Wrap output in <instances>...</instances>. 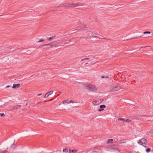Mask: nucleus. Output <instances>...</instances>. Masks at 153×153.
<instances>
[{"label": "nucleus", "mask_w": 153, "mask_h": 153, "mask_svg": "<svg viewBox=\"0 0 153 153\" xmlns=\"http://www.w3.org/2000/svg\"><path fill=\"white\" fill-rule=\"evenodd\" d=\"M55 36H52V37L49 38L48 39L49 41L51 40L52 39H53L55 37Z\"/></svg>", "instance_id": "obj_14"}, {"label": "nucleus", "mask_w": 153, "mask_h": 153, "mask_svg": "<svg viewBox=\"0 0 153 153\" xmlns=\"http://www.w3.org/2000/svg\"><path fill=\"white\" fill-rule=\"evenodd\" d=\"M52 43L53 44V43H54V42H53V43Z\"/></svg>", "instance_id": "obj_34"}, {"label": "nucleus", "mask_w": 153, "mask_h": 153, "mask_svg": "<svg viewBox=\"0 0 153 153\" xmlns=\"http://www.w3.org/2000/svg\"><path fill=\"white\" fill-rule=\"evenodd\" d=\"M44 41V40H39L38 41V42H43Z\"/></svg>", "instance_id": "obj_27"}, {"label": "nucleus", "mask_w": 153, "mask_h": 153, "mask_svg": "<svg viewBox=\"0 0 153 153\" xmlns=\"http://www.w3.org/2000/svg\"><path fill=\"white\" fill-rule=\"evenodd\" d=\"M85 64H88V63H86Z\"/></svg>", "instance_id": "obj_33"}, {"label": "nucleus", "mask_w": 153, "mask_h": 153, "mask_svg": "<svg viewBox=\"0 0 153 153\" xmlns=\"http://www.w3.org/2000/svg\"><path fill=\"white\" fill-rule=\"evenodd\" d=\"M20 105H17L16 106V108H19L20 107Z\"/></svg>", "instance_id": "obj_26"}, {"label": "nucleus", "mask_w": 153, "mask_h": 153, "mask_svg": "<svg viewBox=\"0 0 153 153\" xmlns=\"http://www.w3.org/2000/svg\"><path fill=\"white\" fill-rule=\"evenodd\" d=\"M67 40L65 39L62 40L60 42L61 44H62L65 42H66Z\"/></svg>", "instance_id": "obj_17"}, {"label": "nucleus", "mask_w": 153, "mask_h": 153, "mask_svg": "<svg viewBox=\"0 0 153 153\" xmlns=\"http://www.w3.org/2000/svg\"><path fill=\"white\" fill-rule=\"evenodd\" d=\"M151 149L150 148H148L146 150V151L147 153L151 151Z\"/></svg>", "instance_id": "obj_16"}, {"label": "nucleus", "mask_w": 153, "mask_h": 153, "mask_svg": "<svg viewBox=\"0 0 153 153\" xmlns=\"http://www.w3.org/2000/svg\"><path fill=\"white\" fill-rule=\"evenodd\" d=\"M20 84H13V86L12 87L13 88H18L20 86Z\"/></svg>", "instance_id": "obj_9"}, {"label": "nucleus", "mask_w": 153, "mask_h": 153, "mask_svg": "<svg viewBox=\"0 0 153 153\" xmlns=\"http://www.w3.org/2000/svg\"><path fill=\"white\" fill-rule=\"evenodd\" d=\"M121 89L120 86H112L111 87L110 90L111 91H116Z\"/></svg>", "instance_id": "obj_5"}, {"label": "nucleus", "mask_w": 153, "mask_h": 153, "mask_svg": "<svg viewBox=\"0 0 153 153\" xmlns=\"http://www.w3.org/2000/svg\"><path fill=\"white\" fill-rule=\"evenodd\" d=\"M126 122H130L131 121V120H130L129 119H126Z\"/></svg>", "instance_id": "obj_22"}, {"label": "nucleus", "mask_w": 153, "mask_h": 153, "mask_svg": "<svg viewBox=\"0 0 153 153\" xmlns=\"http://www.w3.org/2000/svg\"><path fill=\"white\" fill-rule=\"evenodd\" d=\"M0 115L1 117H3L4 116V113H0Z\"/></svg>", "instance_id": "obj_24"}, {"label": "nucleus", "mask_w": 153, "mask_h": 153, "mask_svg": "<svg viewBox=\"0 0 153 153\" xmlns=\"http://www.w3.org/2000/svg\"><path fill=\"white\" fill-rule=\"evenodd\" d=\"M1 153H9L7 151H4L1 152Z\"/></svg>", "instance_id": "obj_19"}, {"label": "nucleus", "mask_w": 153, "mask_h": 153, "mask_svg": "<svg viewBox=\"0 0 153 153\" xmlns=\"http://www.w3.org/2000/svg\"><path fill=\"white\" fill-rule=\"evenodd\" d=\"M62 151L63 152L67 153L68 151V149L67 148H66L63 150Z\"/></svg>", "instance_id": "obj_12"}, {"label": "nucleus", "mask_w": 153, "mask_h": 153, "mask_svg": "<svg viewBox=\"0 0 153 153\" xmlns=\"http://www.w3.org/2000/svg\"><path fill=\"white\" fill-rule=\"evenodd\" d=\"M49 97L48 95L46 93L45 95V96H44V98H46L47 97Z\"/></svg>", "instance_id": "obj_23"}, {"label": "nucleus", "mask_w": 153, "mask_h": 153, "mask_svg": "<svg viewBox=\"0 0 153 153\" xmlns=\"http://www.w3.org/2000/svg\"><path fill=\"white\" fill-rule=\"evenodd\" d=\"M71 40H69V42H71Z\"/></svg>", "instance_id": "obj_32"}, {"label": "nucleus", "mask_w": 153, "mask_h": 153, "mask_svg": "<svg viewBox=\"0 0 153 153\" xmlns=\"http://www.w3.org/2000/svg\"><path fill=\"white\" fill-rule=\"evenodd\" d=\"M77 150H71L70 149L69 151V153H74L77 152Z\"/></svg>", "instance_id": "obj_11"}, {"label": "nucleus", "mask_w": 153, "mask_h": 153, "mask_svg": "<svg viewBox=\"0 0 153 153\" xmlns=\"http://www.w3.org/2000/svg\"><path fill=\"white\" fill-rule=\"evenodd\" d=\"M77 25L78 30H81L86 27L85 24L83 22L81 21H79L77 22Z\"/></svg>", "instance_id": "obj_3"}, {"label": "nucleus", "mask_w": 153, "mask_h": 153, "mask_svg": "<svg viewBox=\"0 0 153 153\" xmlns=\"http://www.w3.org/2000/svg\"><path fill=\"white\" fill-rule=\"evenodd\" d=\"M12 146H15V145L13 144V145H12Z\"/></svg>", "instance_id": "obj_29"}, {"label": "nucleus", "mask_w": 153, "mask_h": 153, "mask_svg": "<svg viewBox=\"0 0 153 153\" xmlns=\"http://www.w3.org/2000/svg\"><path fill=\"white\" fill-rule=\"evenodd\" d=\"M126 119H124V118H120L119 119H118L119 120H120V121H123L124 122H126Z\"/></svg>", "instance_id": "obj_15"}, {"label": "nucleus", "mask_w": 153, "mask_h": 153, "mask_svg": "<svg viewBox=\"0 0 153 153\" xmlns=\"http://www.w3.org/2000/svg\"><path fill=\"white\" fill-rule=\"evenodd\" d=\"M10 87V86L9 85H8L7 86L6 88H8Z\"/></svg>", "instance_id": "obj_30"}, {"label": "nucleus", "mask_w": 153, "mask_h": 153, "mask_svg": "<svg viewBox=\"0 0 153 153\" xmlns=\"http://www.w3.org/2000/svg\"><path fill=\"white\" fill-rule=\"evenodd\" d=\"M106 107L105 105H103L100 106V108L98 110L99 111H101L104 110V108Z\"/></svg>", "instance_id": "obj_8"}, {"label": "nucleus", "mask_w": 153, "mask_h": 153, "mask_svg": "<svg viewBox=\"0 0 153 153\" xmlns=\"http://www.w3.org/2000/svg\"><path fill=\"white\" fill-rule=\"evenodd\" d=\"M113 140H114L113 139H108L107 140L106 143L107 144L112 143H113Z\"/></svg>", "instance_id": "obj_10"}, {"label": "nucleus", "mask_w": 153, "mask_h": 153, "mask_svg": "<svg viewBox=\"0 0 153 153\" xmlns=\"http://www.w3.org/2000/svg\"><path fill=\"white\" fill-rule=\"evenodd\" d=\"M89 59V58H86L84 59H82L81 60H82V61H83V60H86Z\"/></svg>", "instance_id": "obj_25"}, {"label": "nucleus", "mask_w": 153, "mask_h": 153, "mask_svg": "<svg viewBox=\"0 0 153 153\" xmlns=\"http://www.w3.org/2000/svg\"><path fill=\"white\" fill-rule=\"evenodd\" d=\"M150 32L149 31H145L143 33L144 34H150Z\"/></svg>", "instance_id": "obj_18"}, {"label": "nucleus", "mask_w": 153, "mask_h": 153, "mask_svg": "<svg viewBox=\"0 0 153 153\" xmlns=\"http://www.w3.org/2000/svg\"><path fill=\"white\" fill-rule=\"evenodd\" d=\"M108 77V76H101L102 78H107Z\"/></svg>", "instance_id": "obj_20"}, {"label": "nucleus", "mask_w": 153, "mask_h": 153, "mask_svg": "<svg viewBox=\"0 0 153 153\" xmlns=\"http://www.w3.org/2000/svg\"><path fill=\"white\" fill-rule=\"evenodd\" d=\"M42 95V94H38V96H40V95Z\"/></svg>", "instance_id": "obj_28"}, {"label": "nucleus", "mask_w": 153, "mask_h": 153, "mask_svg": "<svg viewBox=\"0 0 153 153\" xmlns=\"http://www.w3.org/2000/svg\"><path fill=\"white\" fill-rule=\"evenodd\" d=\"M84 87L87 89L89 90L90 91L96 92L97 88L96 86L91 84H85Z\"/></svg>", "instance_id": "obj_2"}, {"label": "nucleus", "mask_w": 153, "mask_h": 153, "mask_svg": "<svg viewBox=\"0 0 153 153\" xmlns=\"http://www.w3.org/2000/svg\"><path fill=\"white\" fill-rule=\"evenodd\" d=\"M62 103L63 104L65 103H76V102L74 101H72V100H63L62 101Z\"/></svg>", "instance_id": "obj_7"}, {"label": "nucleus", "mask_w": 153, "mask_h": 153, "mask_svg": "<svg viewBox=\"0 0 153 153\" xmlns=\"http://www.w3.org/2000/svg\"><path fill=\"white\" fill-rule=\"evenodd\" d=\"M52 100H53V99H52L50 100H49V101H52Z\"/></svg>", "instance_id": "obj_31"}, {"label": "nucleus", "mask_w": 153, "mask_h": 153, "mask_svg": "<svg viewBox=\"0 0 153 153\" xmlns=\"http://www.w3.org/2000/svg\"><path fill=\"white\" fill-rule=\"evenodd\" d=\"M97 101H94L93 102V103L94 105H97Z\"/></svg>", "instance_id": "obj_21"}, {"label": "nucleus", "mask_w": 153, "mask_h": 153, "mask_svg": "<svg viewBox=\"0 0 153 153\" xmlns=\"http://www.w3.org/2000/svg\"><path fill=\"white\" fill-rule=\"evenodd\" d=\"M53 93V91H50L48 92V93H47V94L48 95V96H49L50 95H51Z\"/></svg>", "instance_id": "obj_13"}, {"label": "nucleus", "mask_w": 153, "mask_h": 153, "mask_svg": "<svg viewBox=\"0 0 153 153\" xmlns=\"http://www.w3.org/2000/svg\"><path fill=\"white\" fill-rule=\"evenodd\" d=\"M79 5L78 3L72 2L68 4V6L71 7H77Z\"/></svg>", "instance_id": "obj_6"}, {"label": "nucleus", "mask_w": 153, "mask_h": 153, "mask_svg": "<svg viewBox=\"0 0 153 153\" xmlns=\"http://www.w3.org/2000/svg\"><path fill=\"white\" fill-rule=\"evenodd\" d=\"M60 44L61 43L60 42H57L55 44H53L52 43H51L48 44H45L42 45V47L50 46V48L56 47H58L59 46H61V45H60ZM48 48H50V47H48Z\"/></svg>", "instance_id": "obj_4"}, {"label": "nucleus", "mask_w": 153, "mask_h": 153, "mask_svg": "<svg viewBox=\"0 0 153 153\" xmlns=\"http://www.w3.org/2000/svg\"><path fill=\"white\" fill-rule=\"evenodd\" d=\"M137 142L140 145H141L145 148L149 147V144L147 142L146 139L144 138L140 139L137 141Z\"/></svg>", "instance_id": "obj_1"}]
</instances>
